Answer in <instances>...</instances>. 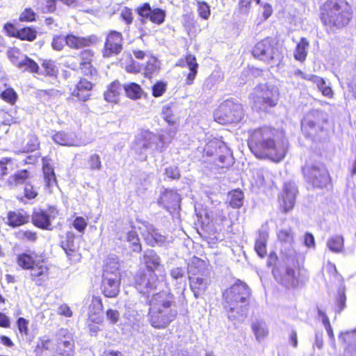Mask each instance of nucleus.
Instances as JSON below:
<instances>
[{"label": "nucleus", "mask_w": 356, "mask_h": 356, "mask_svg": "<svg viewBox=\"0 0 356 356\" xmlns=\"http://www.w3.org/2000/svg\"><path fill=\"white\" fill-rule=\"evenodd\" d=\"M136 12L139 16L145 19H149L152 22L160 25L163 24L165 18V11L161 8L152 9L148 3H144L136 8Z\"/></svg>", "instance_id": "nucleus-16"}, {"label": "nucleus", "mask_w": 356, "mask_h": 356, "mask_svg": "<svg viewBox=\"0 0 356 356\" xmlns=\"http://www.w3.org/2000/svg\"><path fill=\"white\" fill-rule=\"evenodd\" d=\"M87 225L86 220L81 216L76 217L73 222V227L81 233L84 232Z\"/></svg>", "instance_id": "nucleus-55"}, {"label": "nucleus", "mask_w": 356, "mask_h": 356, "mask_svg": "<svg viewBox=\"0 0 356 356\" xmlns=\"http://www.w3.org/2000/svg\"><path fill=\"white\" fill-rule=\"evenodd\" d=\"M24 194L27 198L33 199L37 196L38 192L31 184L27 183L24 188Z\"/></svg>", "instance_id": "nucleus-64"}, {"label": "nucleus", "mask_w": 356, "mask_h": 356, "mask_svg": "<svg viewBox=\"0 0 356 356\" xmlns=\"http://www.w3.org/2000/svg\"><path fill=\"white\" fill-rule=\"evenodd\" d=\"M57 353H66L69 355L73 350V340L71 334L66 329H60L56 334Z\"/></svg>", "instance_id": "nucleus-22"}, {"label": "nucleus", "mask_w": 356, "mask_h": 356, "mask_svg": "<svg viewBox=\"0 0 356 356\" xmlns=\"http://www.w3.org/2000/svg\"><path fill=\"white\" fill-rule=\"evenodd\" d=\"M91 40L88 38L79 37L74 35H67V45L71 48L80 49L89 46Z\"/></svg>", "instance_id": "nucleus-34"}, {"label": "nucleus", "mask_w": 356, "mask_h": 356, "mask_svg": "<svg viewBox=\"0 0 356 356\" xmlns=\"http://www.w3.org/2000/svg\"><path fill=\"white\" fill-rule=\"evenodd\" d=\"M17 238L20 240L34 242L37 239L36 232L29 230H19L16 234Z\"/></svg>", "instance_id": "nucleus-50"}, {"label": "nucleus", "mask_w": 356, "mask_h": 356, "mask_svg": "<svg viewBox=\"0 0 356 356\" xmlns=\"http://www.w3.org/2000/svg\"><path fill=\"white\" fill-rule=\"evenodd\" d=\"M103 305L101 298L93 296L91 304L89 307L88 316L91 322L99 323L102 321L101 313L102 312Z\"/></svg>", "instance_id": "nucleus-29"}, {"label": "nucleus", "mask_w": 356, "mask_h": 356, "mask_svg": "<svg viewBox=\"0 0 356 356\" xmlns=\"http://www.w3.org/2000/svg\"><path fill=\"white\" fill-rule=\"evenodd\" d=\"M166 90V84L163 82H157L152 87V95L155 97H161Z\"/></svg>", "instance_id": "nucleus-57"}, {"label": "nucleus", "mask_w": 356, "mask_h": 356, "mask_svg": "<svg viewBox=\"0 0 356 356\" xmlns=\"http://www.w3.org/2000/svg\"><path fill=\"white\" fill-rule=\"evenodd\" d=\"M139 229L144 240L150 246L162 245L166 241V237L148 222H143Z\"/></svg>", "instance_id": "nucleus-18"}, {"label": "nucleus", "mask_w": 356, "mask_h": 356, "mask_svg": "<svg viewBox=\"0 0 356 356\" xmlns=\"http://www.w3.org/2000/svg\"><path fill=\"white\" fill-rule=\"evenodd\" d=\"M346 296L343 292H339L337 298V303L338 305L336 309L337 312H341L346 307Z\"/></svg>", "instance_id": "nucleus-61"}, {"label": "nucleus", "mask_w": 356, "mask_h": 356, "mask_svg": "<svg viewBox=\"0 0 356 356\" xmlns=\"http://www.w3.org/2000/svg\"><path fill=\"white\" fill-rule=\"evenodd\" d=\"M197 11L199 15L204 19H207L210 17L211 10L210 6L205 1H197Z\"/></svg>", "instance_id": "nucleus-49"}, {"label": "nucleus", "mask_w": 356, "mask_h": 356, "mask_svg": "<svg viewBox=\"0 0 356 356\" xmlns=\"http://www.w3.org/2000/svg\"><path fill=\"white\" fill-rule=\"evenodd\" d=\"M248 293L246 291L241 292L240 291H225L222 294L225 300V308L228 307H235L238 302L245 303Z\"/></svg>", "instance_id": "nucleus-28"}, {"label": "nucleus", "mask_w": 356, "mask_h": 356, "mask_svg": "<svg viewBox=\"0 0 356 356\" xmlns=\"http://www.w3.org/2000/svg\"><path fill=\"white\" fill-rule=\"evenodd\" d=\"M93 88V84L86 80L81 79L75 86L72 91V96L77 98V99L86 102L89 99L91 95V90Z\"/></svg>", "instance_id": "nucleus-26"}, {"label": "nucleus", "mask_w": 356, "mask_h": 356, "mask_svg": "<svg viewBox=\"0 0 356 356\" xmlns=\"http://www.w3.org/2000/svg\"><path fill=\"white\" fill-rule=\"evenodd\" d=\"M177 65L181 67L187 66L190 71L197 70L198 67V64L196 62V58L195 56L191 54L186 55L184 60H180Z\"/></svg>", "instance_id": "nucleus-46"}, {"label": "nucleus", "mask_w": 356, "mask_h": 356, "mask_svg": "<svg viewBox=\"0 0 356 356\" xmlns=\"http://www.w3.org/2000/svg\"><path fill=\"white\" fill-rule=\"evenodd\" d=\"M30 177V172L26 170H19L8 178V183L10 185L17 186L25 183Z\"/></svg>", "instance_id": "nucleus-42"}, {"label": "nucleus", "mask_w": 356, "mask_h": 356, "mask_svg": "<svg viewBox=\"0 0 356 356\" xmlns=\"http://www.w3.org/2000/svg\"><path fill=\"white\" fill-rule=\"evenodd\" d=\"M248 147L259 159L281 161L288 149V140L279 131L264 127L254 130L249 138Z\"/></svg>", "instance_id": "nucleus-1"}, {"label": "nucleus", "mask_w": 356, "mask_h": 356, "mask_svg": "<svg viewBox=\"0 0 356 356\" xmlns=\"http://www.w3.org/2000/svg\"><path fill=\"white\" fill-rule=\"evenodd\" d=\"M14 163L11 159L2 158L0 159V179L8 174L9 170L14 169Z\"/></svg>", "instance_id": "nucleus-45"}, {"label": "nucleus", "mask_w": 356, "mask_h": 356, "mask_svg": "<svg viewBox=\"0 0 356 356\" xmlns=\"http://www.w3.org/2000/svg\"><path fill=\"white\" fill-rule=\"evenodd\" d=\"M52 140L63 146L79 147L82 145L80 139L74 132L58 131L52 135Z\"/></svg>", "instance_id": "nucleus-25"}, {"label": "nucleus", "mask_w": 356, "mask_h": 356, "mask_svg": "<svg viewBox=\"0 0 356 356\" xmlns=\"http://www.w3.org/2000/svg\"><path fill=\"white\" fill-rule=\"evenodd\" d=\"M39 147V143L38 138L35 136H30L29 142L26 146V150L27 152H33L37 149Z\"/></svg>", "instance_id": "nucleus-60"}, {"label": "nucleus", "mask_w": 356, "mask_h": 356, "mask_svg": "<svg viewBox=\"0 0 356 356\" xmlns=\"http://www.w3.org/2000/svg\"><path fill=\"white\" fill-rule=\"evenodd\" d=\"M122 90L123 87L119 81H115L112 82L104 92L105 100L111 103H117L122 94Z\"/></svg>", "instance_id": "nucleus-30"}, {"label": "nucleus", "mask_w": 356, "mask_h": 356, "mask_svg": "<svg viewBox=\"0 0 356 356\" xmlns=\"http://www.w3.org/2000/svg\"><path fill=\"white\" fill-rule=\"evenodd\" d=\"M268 234L265 231L259 232V237L256 241L254 249L260 257H264L267 253L266 242Z\"/></svg>", "instance_id": "nucleus-36"}, {"label": "nucleus", "mask_w": 356, "mask_h": 356, "mask_svg": "<svg viewBox=\"0 0 356 356\" xmlns=\"http://www.w3.org/2000/svg\"><path fill=\"white\" fill-rule=\"evenodd\" d=\"M307 280V272L303 268H299L298 275L294 269L287 268L285 274L280 280V283L286 288H296L301 285Z\"/></svg>", "instance_id": "nucleus-17"}, {"label": "nucleus", "mask_w": 356, "mask_h": 356, "mask_svg": "<svg viewBox=\"0 0 356 356\" xmlns=\"http://www.w3.org/2000/svg\"><path fill=\"white\" fill-rule=\"evenodd\" d=\"M173 296L168 291H160L153 295L149 301L150 307L172 308Z\"/></svg>", "instance_id": "nucleus-27"}, {"label": "nucleus", "mask_w": 356, "mask_h": 356, "mask_svg": "<svg viewBox=\"0 0 356 356\" xmlns=\"http://www.w3.org/2000/svg\"><path fill=\"white\" fill-rule=\"evenodd\" d=\"M58 214V211L55 207H49L47 211L35 210L32 215V221L39 228L51 230L52 229L51 222L56 218Z\"/></svg>", "instance_id": "nucleus-15"}, {"label": "nucleus", "mask_w": 356, "mask_h": 356, "mask_svg": "<svg viewBox=\"0 0 356 356\" xmlns=\"http://www.w3.org/2000/svg\"><path fill=\"white\" fill-rule=\"evenodd\" d=\"M165 175L171 179H176L180 177V173L177 166H170L165 169Z\"/></svg>", "instance_id": "nucleus-63"}, {"label": "nucleus", "mask_w": 356, "mask_h": 356, "mask_svg": "<svg viewBox=\"0 0 356 356\" xmlns=\"http://www.w3.org/2000/svg\"><path fill=\"white\" fill-rule=\"evenodd\" d=\"M177 314V310L173 308L150 307L149 322L155 328L164 329L175 320Z\"/></svg>", "instance_id": "nucleus-11"}, {"label": "nucleus", "mask_w": 356, "mask_h": 356, "mask_svg": "<svg viewBox=\"0 0 356 356\" xmlns=\"http://www.w3.org/2000/svg\"><path fill=\"white\" fill-rule=\"evenodd\" d=\"M327 247L334 253H340L343 250V237L336 235L328 238Z\"/></svg>", "instance_id": "nucleus-40"}, {"label": "nucleus", "mask_w": 356, "mask_h": 356, "mask_svg": "<svg viewBox=\"0 0 356 356\" xmlns=\"http://www.w3.org/2000/svg\"><path fill=\"white\" fill-rule=\"evenodd\" d=\"M127 239L131 244V248L134 252H139L141 251V245L136 231L131 229L127 233Z\"/></svg>", "instance_id": "nucleus-44"}, {"label": "nucleus", "mask_w": 356, "mask_h": 356, "mask_svg": "<svg viewBox=\"0 0 356 356\" xmlns=\"http://www.w3.org/2000/svg\"><path fill=\"white\" fill-rule=\"evenodd\" d=\"M61 246L70 261L77 262L81 260V256L79 253V245L75 241V236L73 234H67L66 240L62 242Z\"/></svg>", "instance_id": "nucleus-24"}, {"label": "nucleus", "mask_w": 356, "mask_h": 356, "mask_svg": "<svg viewBox=\"0 0 356 356\" xmlns=\"http://www.w3.org/2000/svg\"><path fill=\"white\" fill-rule=\"evenodd\" d=\"M181 198L179 195L172 190H165L159 201L170 213H173L179 208Z\"/></svg>", "instance_id": "nucleus-23"}, {"label": "nucleus", "mask_w": 356, "mask_h": 356, "mask_svg": "<svg viewBox=\"0 0 356 356\" xmlns=\"http://www.w3.org/2000/svg\"><path fill=\"white\" fill-rule=\"evenodd\" d=\"M42 67L44 70V73L48 76H56L58 71L55 61L52 60H44L42 63Z\"/></svg>", "instance_id": "nucleus-47"}, {"label": "nucleus", "mask_w": 356, "mask_h": 356, "mask_svg": "<svg viewBox=\"0 0 356 356\" xmlns=\"http://www.w3.org/2000/svg\"><path fill=\"white\" fill-rule=\"evenodd\" d=\"M188 273L191 289L196 287L195 284L204 285L209 282V268L206 262L198 257H193L188 264Z\"/></svg>", "instance_id": "nucleus-8"}, {"label": "nucleus", "mask_w": 356, "mask_h": 356, "mask_svg": "<svg viewBox=\"0 0 356 356\" xmlns=\"http://www.w3.org/2000/svg\"><path fill=\"white\" fill-rule=\"evenodd\" d=\"M36 38V31L29 27L19 29L17 38L22 40L33 41Z\"/></svg>", "instance_id": "nucleus-48"}, {"label": "nucleus", "mask_w": 356, "mask_h": 356, "mask_svg": "<svg viewBox=\"0 0 356 356\" xmlns=\"http://www.w3.org/2000/svg\"><path fill=\"white\" fill-rule=\"evenodd\" d=\"M8 225L12 227H17L26 223L29 217L21 212H9L8 214Z\"/></svg>", "instance_id": "nucleus-38"}, {"label": "nucleus", "mask_w": 356, "mask_h": 356, "mask_svg": "<svg viewBox=\"0 0 356 356\" xmlns=\"http://www.w3.org/2000/svg\"><path fill=\"white\" fill-rule=\"evenodd\" d=\"M88 163L91 170H99L102 168L100 156L97 154L90 155Z\"/></svg>", "instance_id": "nucleus-54"}, {"label": "nucleus", "mask_w": 356, "mask_h": 356, "mask_svg": "<svg viewBox=\"0 0 356 356\" xmlns=\"http://www.w3.org/2000/svg\"><path fill=\"white\" fill-rule=\"evenodd\" d=\"M309 45V41L305 38H302L297 44L294 51V58L296 60L303 62L306 59Z\"/></svg>", "instance_id": "nucleus-35"}, {"label": "nucleus", "mask_w": 356, "mask_h": 356, "mask_svg": "<svg viewBox=\"0 0 356 356\" xmlns=\"http://www.w3.org/2000/svg\"><path fill=\"white\" fill-rule=\"evenodd\" d=\"M1 97L10 104H14L17 99V94L13 88H8L3 91Z\"/></svg>", "instance_id": "nucleus-52"}, {"label": "nucleus", "mask_w": 356, "mask_h": 356, "mask_svg": "<svg viewBox=\"0 0 356 356\" xmlns=\"http://www.w3.org/2000/svg\"><path fill=\"white\" fill-rule=\"evenodd\" d=\"M298 188L294 182H286L280 197V206L284 213L291 211L295 204Z\"/></svg>", "instance_id": "nucleus-19"}, {"label": "nucleus", "mask_w": 356, "mask_h": 356, "mask_svg": "<svg viewBox=\"0 0 356 356\" xmlns=\"http://www.w3.org/2000/svg\"><path fill=\"white\" fill-rule=\"evenodd\" d=\"M213 147H218V153H222L218 157V161L222 165V167H227L232 165L234 162V158L232 155L230 149L227 145L222 141L214 140L210 141L206 146L204 151L207 154H213L212 152H210V149Z\"/></svg>", "instance_id": "nucleus-20"}, {"label": "nucleus", "mask_w": 356, "mask_h": 356, "mask_svg": "<svg viewBox=\"0 0 356 356\" xmlns=\"http://www.w3.org/2000/svg\"><path fill=\"white\" fill-rule=\"evenodd\" d=\"M57 313L59 315L63 316L65 317H71L73 315L72 311L67 304L60 305L58 307Z\"/></svg>", "instance_id": "nucleus-62"}, {"label": "nucleus", "mask_w": 356, "mask_h": 356, "mask_svg": "<svg viewBox=\"0 0 356 356\" xmlns=\"http://www.w3.org/2000/svg\"><path fill=\"white\" fill-rule=\"evenodd\" d=\"M44 179L46 186L51 188L54 184L56 183V175L53 168L47 164L43 166Z\"/></svg>", "instance_id": "nucleus-43"}, {"label": "nucleus", "mask_w": 356, "mask_h": 356, "mask_svg": "<svg viewBox=\"0 0 356 356\" xmlns=\"http://www.w3.org/2000/svg\"><path fill=\"white\" fill-rule=\"evenodd\" d=\"M67 45V36L56 35L54 37L51 46L54 50L60 51Z\"/></svg>", "instance_id": "nucleus-51"}, {"label": "nucleus", "mask_w": 356, "mask_h": 356, "mask_svg": "<svg viewBox=\"0 0 356 356\" xmlns=\"http://www.w3.org/2000/svg\"><path fill=\"white\" fill-rule=\"evenodd\" d=\"M312 82L316 85L318 89L321 92L323 95L329 98L332 97L333 91L331 87L326 84L325 81L323 78L315 75Z\"/></svg>", "instance_id": "nucleus-41"}, {"label": "nucleus", "mask_w": 356, "mask_h": 356, "mask_svg": "<svg viewBox=\"0 0 356 356\" xmlns=\"http://www.w3.org/2000/svg\"><path fill=\"white\" fill-rule=\"evenodd\" d=\"M227 309V318L229 321H243L247 317L248 307L246 305L241 307L240 311L235 312V307H228Z\"/></svg>", "instance_id": "nucleus-39"}, {"label": "nucleus", "mask_w": 356, "mask_h": 356, "mask_svg": "<svg viewBox=\"0 0 356 356\" xmlns=\"http://www.w3.org/2000/svg\"><path fill=\"white\" fill-rule=\"evenodd\" d=\"M252 52L255 58L266 63L278 60L280 58L279 52L275 47L273 40L269 38L257 42Z\"/></svg>", "instance_id": "nucleus-12"}, {"label": "nucleus", "mask_w": 356, "mask_h": 356, "mask_svg": "<svg viewBox=\"0 0 356 356\" xmlns=\"http://www.w3.org/2000/svg\"><path fill=\"white\" fill-rule=\"evenodd\" d=\"M252 330L257 341L264 339L268 334V328L263 321L257 320L252 323Z\"/></svg>", "instance_id": "nucleus-32"}, {"label": "nucleus", "mask_w": 356, "mask_h": 356, "mask_svg": "<svg viewBox=\"0 0 356 356\" xmlns=\"http://www.w3.org/2000/svg\"><path fill=\"white\" fill-rule=\"evenodd\" d=\"M166 135L168 136H166L165 134L156 136L146 131L142 135L141 138L138 139L135 149L140 154L145 156L147 153L152 154L155 151L162 152L173 138L175 131L169 132Z\"/></svg>", "instance_id": "nucleus-4"}, {"label": "nucleus", "mask_w": 356, "mask_h": 356, "mask_svg": "<svg viewBox=\"0 0 356 356\" xmlns=\"http://www.w3.org/2000/svg\"><path fill=\"white\" fill-rule=\"evenodd\" d=\"M35 18V13L31 8H26L20 15L19 20L21 22H32Z\"/></svg>", "instance_id": "nucleus-56"}, {"label": "nucleus", "mask_w": 356, "mask_h": 356, "mask_svg": "<svg viewBox=\"0 0 356 356\" xmlns=\"http://www.w3.org/2000/svg\"><path fill=\"white\" fill-rule=\"evenodd\" d=\"M162 117L169 124H173L175 122V117L170 106H163Z\"/></svg>", "instance_id": "nucleus-53"}, {"label": "nucleus", "mask_w": 356, "mask_h": 356, "mask_svg": "<svg viewBox=\"0 0 356 356\" xmlns=\"http://www.w3.org/2000/svg\"><path fill=\"white\" fill-rule=\"evenodd\" d=\"M279 97L280 92L277 86L268 83H261L255 87L250 98L254 108L266 111L268 108L277 105Z\"/></svg>", "instance_id": "nucleus-3"}, {"label": "nucleus", "mask_w": 356, "mask_h": 356, "mask_svg": "<svg viewBox=\"0 0 356 356\" xmlns=\"http://www.w3.org/2000/svg\"><path fill=\"white\" fill-rule=\"evenodd\" d=\"M214 120L219 124L237 123L244 117L242 105L237 101L227 99L214 112Z\"/></svg>", "instance_id": "nucleus-5"}, {"label": "nucleus", "mask_w": 356, "mask_h": 356, "mask_svg": "<svg viewBox=\"0 0 356 356\" xmlns=\"http://www.w3.org/2000/svg\"><path fill=\"white\" fill-rule=\"evenodd\" d=\"M17 262L24 269H29L33 279L39 278L43 280L49 274V266L47 262L35 254L23 253L19 254Z\"/></svg>", "instance_id": "nucleus-6"}, {"label": "nucleus", "mask_w": 356, "mask_h": 356, "mask_svg": "<svg viewBox=\"0 0 356 356\" xmlns=\"http://www.w3.org/2000/svg\"><path fill=\"white\" fill-rule=\"evenodd\" d=\"M244 195L239 189L230 191L227 195V201L232 208H240L243 203Z\"/></svg>", "instance_id": "nucleus-37"}, {"label": "nucleus", "mask_w": 356, "mask_h": 356, "mask_svg": "<svg viewBox=\"0 0 356 356\" xmlns=\"http://www.w3.org/2000/svg\"><path fill=\"white\" fill-rule=\"evenodd\" d=\"M123 89L127 97L134 100L140 99L143 93L140 86L133 82L124 84Z\"/></svg>", "instance_id": "nucleus-33"}, {"label": "nucleus", "mask_w": 356, "mask_h": 356, "mask_svg": "<svg viewBox=\"0 0 356 356\" xmlns=\"http://www.w3.org/2000/svg\"><path fill=\"white\" fill-rule=\"evenodd\" d=\"M120 17L127 25L131 24L134 19L132 11L128 8L122 10Z\"/></svg>", "instance_id": "nucleus-58"}, {"label": "nucleus", "mask_w": 356, "mask_h": 356, "mask_svg": "<svg viewBox=\"0 0 356 356\" xmlns=\"http://www.w3.org/2000/svg\"><path fill=\"white\" fill-rule=\"evenodd\" d=\"M143 261L150 271H154L160 265V258L153 250H147L145 252Z\"/></svg>", "instance_id": "nucleus-31"}, {"label": "nucleus", "mask_w": 356, "mask_h": 356, "mask_svg": "<svg viewBox=\"0 0 356 356\" xmlns=\"http://www.w3.org/2000/svg\"><path fill=\"white\" fill-rule=\"evenodd\" d=\"M122 49V36L120 32L111 31L107 35L103 54L104 57H110L118 54Z\"/></svg>", "instance_id": "nucleus-21"}, {"label": "nucleus", "mask_w": 356, "mask_h": 356, "mask_svg": "<svg viewBox=\"0 0 356 356\" xmlns=\"http://www.w3.org/2000/svg\"><path fill=\"white\" fill-rule=\"evenodd\" d=\"M302 173L308 182L314 187L323 188L330 181L328 172L323 165L315 163L302 168Z\"/></svg>", "instance_id": "nucleus-10"}, {"label": "nucleus", "mask_w": 356, "mask_h": 356, "mask_svg": "<svg viewBox=\"0 0 356 356\" xmlns=\"http://www.w3.org/2000/svg\"><path fill=\"white\" fill-rule=\"evenodd\" d=\"M327 123L324 114L318 110L307 113L302 121V131L308 137L314 138Z\"/></svg>", "instance_id": "nucleus-9"}, {"label": "nucleus", "mask_w": 356, "mask_h": 356, "mask_svg": "<svg viewBox=\"0 0 356 356\" xmlns=\"http://www.w3.org/2000/svg\"><path fill=\"white\" fill-rule=\"evenodd\" d=\"M277 238L280 243V253L287 259L294 261L297 252L293 248L294 233L291 228H284L277 232Z\"/></svg>", "instance_id": "nucleus-14"}, {"label": "nucleus", "mask_w": 356, "mask_h": 356, "mask_svg": "<svg viewBox=\"0 0 356 356\" xmlns=\"http://www.w3.org/2000/svg\"><path fill=\"white\" fill-rule=\"evenodd\" d=\"M7 56L12 63L19 69L31 73L40 74L38 63L28 56L22 55L18 49L15 47L9 49Z\"/></svg>", "instance_id": "nucleus-13"}, {"label": "nucleus", "mask_w": 356, "mask_h": 356, "mask_svg": "<svg viewBox=\"0 0 356 356\" xmlns=\"http://www.w3.org/2000/svg\"><path fill=\"white\" fill-rule=\"evenodd\" d=\"M80 69L81 72L86 76H93L96 74V70L92 67L91 63H80Z\"/></svg>", "instance_id": "nucleus-59"}, {"label": "nucleus", "mask_w": 356, "mask_h": 356, "mask_svg": "<svg viewBox=\"0 0 356 356\" xmlns=\"http://www.w3.org/2000/svg\"><path fill=\"white\" fill-rule=\"evenodd\" d=\"M121 280L118 257L110 254L104 261L102 275V284L105 289L118 288Z\"/></svg>", "instance_id": "nucleus-7"}, {"label": "nucleus", "mask_w": 356, "mask_h": 356, "mask_svg": "<svg viewBox=\"0 0 356 356\" xmlns=\"http://www.w3.org/2000/svg\"><path fill=\"white\" fill-rule=\"evenodd\" d=\"M352 17L351 8L344 0H330L321 9V20L324 25L332 29L346 26Z\"/></svg>", "instance_id": "nucleus-2"}]
</instances>
